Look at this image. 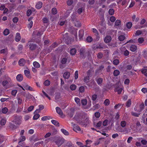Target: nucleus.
Wrapping results in <instances>:
<instances>
[{"label":"nucleus","mask_w":147,"mask_h":147,"mask_svg":"<svg viewBox=\"0 0 147 147\" xmlns=\"http://www.w3.org/2000/svg\"><path fill=\"white\" fill-rule=\"evenodd\" d=\"M67 59L66 58L64 57L62 58L61 60V62L63 64H65L67 62Z\"/></svg>","instance_id":"bf43d9fd"},{"label":"nucleus","mask_w":147,"mask_h":147,"mask_svg":"<svg viewBox=\"0 0 147 147\" xmlns=\"http://www.w3.org/2000/svg\"><path fill=\"white\" fill-rule=\"evenodd\" d=\"M18 91L16 90H12L11 91V94L13 96H15L17 94Z\"/></svg>","instance_id":"69168bd1"},{"label":"nucleus","mask_w":147,"mask_h":147,"mask_svg":"<svg viewBox=\"0 0 147 147\" xmlns=\"http://www.w3.org/2000/svg\"><path fill=\"white\" fill-rule=\"evenodd\" d=\"M64 142V139L63 138L58 139L55 141L56 144L58 145V147L61 146Z\"/></svg>","instance_id":"423d86ee"},{"label":"nucleus","mask_w":147,"mask_h":147,"mask_svg":"<svg viewBox=\"0 0 147 147\" xmlns=\"http://www.w3.org/2000/svg\"><path fill=\"white\" fill-rule=\"evenodd\" d=\"M9 127L10 128L12 129H15L16 128V126L13 124L10 123L9 125Z\"/></svg>","instance_id":"8fccbe9b"},{"label":"nucleus","mask_w":147,"mask_h":147,"mask_svg":"<svg viewBox=\"0 0 147 147\" xmlns=\"http://www.w3.org/2000/svg\"><path fill=\"white\" fill-rule=\"evenodd\" d=\"M138 41L139 43H142L144 41V39L142 37H140L138 39Z\"/></svg>","instance_id":"0e129e2a"},{"label":"nucleus","mask_w":147,"mask_h":147,"mask_svg":"<svg viewBox=\"0 0 147 147\" xmlns=\"http://www.w3.org/2000/svg\"><path fill=\"white\" fill-rule=\"evenodd\" d=\"M115 24L116 26H119L121 24V21L119 20H117L115 22Z\"/></svg>","instance_id":"09e8293b"},{"label":"nucleus","mask_w":147,"mask_h":147,"mask_svg":"<svg viewBox=\"0 0 147 147\" xmlns=\"http://www.w3.org/2000/svg\"><path fill=\"white\" fill-rule=\"evenodd\" d=\"M42 2L39 1L36 3L35 7L37 9H40L42 7Z\"/></svg>","instance_id":"9d476101"},{"label":"nucleus","mask_w":147,"mask_h":147,"mask_svg":"<svg viewBox=\"0 0 147 147\" xmlns=\"http://www.w3.org/2000/svg\"><path fill=\"white\" fill-rule=\"evenodd\" d=\"M57 113L60 115H62L63 113L61 109L59 107H56L55 108Z\"/></svg>","instance_id":"4468645a"},{"label":"nucleus","mask_w":147,"mask_h":147,"mask_svg":"<svg viewBox=\"0 0 147 147\" xmlns=\"http://www.w3.org/2000/svg\"><path fill=\"white\" fill-rule=\"evenodd\" d=\"M24 88L27 90H29L30 91H32L33 88L30 86H29L28 85L25 86Z\"/></svg>","instance_id":"37998d69"},{"label":"nucleus","mask_w":147,"mask_h":147,"mask_svg":"<svg viewBox=\"0 0 147 147\" xmlns=\"http://www.w3.org/2000/svg\"><path fill=\"white\" fill-rule=\"evenodd\" d=\"M81 104L82 105L84 106L86 105L87 103V101L86 99H82L81 101Z\"/></svg>","instance_id":"4c0bfd02"},{"label":"nucleus","mask_w":147,"mask_h":147,"mask_svg":"<svg viewBox=\"0 0 147 147\" xmlns=\"http://www.w3.org/2000/svg\"><path fill=\"white\" fill-rule=\"evenodd\" d=\"M96 80L97 83V84L99 85L102 84L103 82V80L102 78H98L97 79H96Z\"/></svg>","instance_id":"4be33fe9"},{"label":"nucleus","mask_w":147,"mask_h":147,"mask_svg":"<svg viewBox=\"0 0 147 147\" xmlns=\"http://www.w3.org/2000/svg\"><path fill=\"white\" fill-rule=\"evenodd\" d=\"M85 52L86 51L85 49H80V53L81 57L83 58H84L85 57Z\"/></svg>","instance_id":"0eeeda50"},{"label":"nucleus","mask_w":147,"mask_h":147,"mask_svg":"<svg viewBox=\"0 0 147 147\" xmlns=\"http://www.w3.org/2000/svg\"><path fill=\"white\" fill-rule=\"evenodd\" d=\"M100 107V105L98 104H97L93 106V107L94 109H99Z\"/></svg>","instance_id":"774afa93"},{"label":"nucleus","mask_w":147,"mask_h":147,"mask_svg":"<svg viewBox=\"0 0 147 147\" xmlns=\"http://www.w3.org/2000/svg\"><path fill=\"white\" fill-rule=\"evenodd\" d=\"M26 63V61L24 59H20L18 61V64L20 66H24Z\"/></svg>","instance_id":"6e6552de"},{"label":"nucleus","mask_w":147,"mask_h":147,"mask_svg":"<svg viewBox=\"0 0 147 147\" xmlns=\"http://www.w3.org/2000/svg\"><path fill=\"white\" fill-rule=\"evenodd\" d=\"M141 72L146 76L147 77V69H142Z\"/></svg>","instance_id":"473e14b6"},{"label":"nucleus","mask_w":147,"mask_h":147,"mask_svg":"<svg viewBox=\"0 0 147 147\" xmlns=\"http://www.w3.org/2000/svg\"><path fill=\"white\" fill-rule=\"evenodd\" d=\"M131 115L134 116L136 117H138L140 115V113H136L132 112L131 113Z\"/></svg>","instance_id":"13d9d810"},{"label":"nucleus","mask_w":147,"mask_h":147,"mask_svg":"<svg viewBox=\"0 0 147 147\" xmlns=\"http://www.w3.org/2000/svg\"><path fill=\"white\" fill-rule=\"evenodd\" d=\"M125 36L123 35H120L118 38L119 40L120 41H123L125 40Z\"/></svg>","instance_id":"c9c22d12"},{"label":"nucleus","mask_w":147,"mask_h":147,"mask_svg":"<svg viewBox=\"0 0 147 147\" xmlns=\"http://www.w3.org/2000/svg\"><path fill=\"white\" fill-rule=\"evenodd\" d=\"M76 86L74 84L71 85L70 86V89L72 90H75L76 89Z\"/></svg>","instance_id":"ea45409f"},{"label":"nucleus","mask_w":147,"mask_h":147,"mask_svg":"<svg viewBox=\"0 0 147 147\" xmlns=\"http://www.w3.org/2000/svg\"><path fill=\"white\" fill-rule=\"evenodd\" d=\"M51 12L52 13L53 15L56 14L57 12V9L55 7L53 8L52 9Z\"/></svg>","instance_id":"7c9ffc66"},{"label":"nucleus","mask_w":147,"mask_h":147,"mask_svg":"<svg viewBox=\"0 0 147 147\" xmlns=\"http://www.w3.org/2000/svg\"><path fill=\"white\" fill-rule=\"evenodd\" d=\"M126 125V122L125 121H121L120 122L121 126L123 127H125Z\"/></svg>","instance_id":"cd10ccee"},{"label":"nucleus","mask_w":147,"mask_h":147,"mask_svg":"<svg viewBox=\"0 0 147 147\" xmlns=\"http://www.w3.org/2000/svg\"><path fill=\"white\" fill-rule=\"evenodd\" d=\"M32 10L31 9H28L26 12V15L27 16H30L31 13H32Z\"/></svg>","instance_id":"680f3d73"},{"label":"nucleus","mask_w":147,"mask_h":147,"mask_svg":"<svg viewBox=\"0 0 147 147\" xmlns=\"http://www.w3.org/2000/svg\"><path fill=\"white\" fill-rule=\"evenodd\" d=\"M21 38L20 33L18 32L17 33L15 38V41L17 42H19Z\"/></svg>","instance_id":"dca6fc26"},{"label":"nucleus","mask_w":147,"mask_h":147,"mask_svg":"<svg viewBox=\"0 0 147 147\" xmlns=\"http://www.w3.org/2000/svg\"><path fill=\"white\" fill-rule=\"evenodd\" d=\"M130 50L132 52H135L137 49V46L135 45H132L130 48Z\"/></svg>","instance_id":"6ab92c4d"},{"label":"nucleus","mask_w":147,"mask_h":147,"mask_svg":"<svg viewBox=\"0 0 147 147\" xmlns=\"http://www.w3.org/2000/svg\"><path fill=\"white\" fill-rule=\"evenodd\" d=\"M122 90H123V89L122 88H119L118 90L115 89L114 90V91L115 92H117L118 94H121Z\"/></svg>","instance_id":"6e6d98bb"},{"label":"nucleus","mask_w":147,"mask_h":147,"mask_svg":"<svg viewBox=\"0 0 147 147\" xmlns=\"http://www.w3.org/2000/svg\"><path fill=\"white\" fill-rule=\"evenodd\" d=\"M94 115L96 118H98L100 116V114L99 112H96L94 113Z\"/></svg>","instance_id":"4d7b16f0"},{"label":"nucleus","mask_w":147,"mask_h":147,"mask_svg":"<svg viewBox=\"0 0 147 147\" xmlns=\"http://www.w3.org/2000/svg\"><path fill=\"white\" fill-rule=\"evenodd\" d=\"M75 100L78 105H80V100L79 98L78 97H76L75 98Z\"/></svg>","instance_id":"58836bf2"},{"label":"nucleus","mask_w":147,"mask_h":147,"mask_svg":"<svg viewBox=\"0 0 147 147\" xmlns=\"http://www.w3.org/2000/svg\"><path fill=\"white\" fill-rule=\"evenodd\" d=\"M84 91V88L83 86H80L79 89V92L83 93Z\"/></svg>","instance_id":"de8ad7c7"},{"label":"nucleus","mask_w":147,"mask_h":147,"mask_svg":"<svg viewBox=\"0 0 147 147\" xmlns=\"http://www.w3.org/2000/svg\"><path fill=\"white\" fill-rule=\"evenodd\" d=\"M25 139L26 138L25 136H21L20 138L19 139L20 141L18 142L19 144L20 145L21 142L25 141Z\"/></svg>","instance_id":"a878e982"},{"label":"nucleus","mask_w":147,"mask_h":147,"mask_svg":"<svg viewBox=\"0 0 147 147\" xmlns=\"http://www.w3.org/2000/svg\"><path fill=\"white\" fill-rule=\"evenodd\" d=\"M92 38L90 36H88L86 39V41L88 42H90L92 41Z\"/></svg>","instance_id":"c03bdc74"},{"label":"nucleus","mask_w":147,"mask_h":147,"mask_svg":"<svg viewBox=\"0 0 147 147\" xmlns=\"http://www.w3.org/2000/svg\"><path fill=\"white\" fill-rule=\"evenodd\" d=\"M73 0H67V3L68 5H71L73 3Z\"/></svg>","instance_id":"052dcab7"},{"label":"nucleus","mask_w":147,"mask_h":147,"mask_svg":"<svg viewBox=\"0 0 147 147\" xmlns=\"http://www.w3.org/2000/svg\"><path fill=\"white\" fill-rule=\"evenodd\" d=\"M115 11L114 9H110L109 10V15H112L114 14Z\"/></svg>","instance_id":"79ce46f5"},{"label":"nucleus","mask_w":147,"mask_h":147,"mask_svg":"<svg viewBox=\"0 0 147 147\" xmlns=\"http://www.w3.org/2000/svg\"><path fill=\"white\" fill-rule=\"evenodd\" d=\"M86 85L88 86L90 88H94L97 85L94 80H92L88 83H87Z\"/></svg>","instance_id":"39448f33"},{"label":"nucleus","mask_w":147,"mask_h":147,"mask_svg":"<svg viewBox=\"0 0 147 147\" xmlns=\"http://www.w3.org/2000/svg\"><path fill=\"white\" fill-rule=\"evenodd\" d=\"M111 40V38L110 36H107L104 38V41L106 43H108L110 42Z\"/></svg>","instance_id":"1a4fd4ad"},{"label":"nucleus","mask_w":147,"mask_h":147,"mask_svg":"<svg viewBox=\"0 0 147 147\" xmlns=\"http://www.w3.org/2000/svg\"><path fill=\"white\" fill-rule=\"evenodd\" d=\"M110 103V101L108 99H106L104 102V104L106 106L109 105Z\"/></svg>","instance_id":"e2e57ef3"},{"label":"nucleus","mask_w":147,"mask_h":147,"mask_svg":"<svg viewBox=\"0 0 147 147\" xmlns=\"http://www.w3.org/2000/svg\"><path fill=\"white\" fill-rule=\"evenodd\" d=\"M24 74L27 78L30 77V71L29 70H25L24 71Z\"/></svg>","instance_id":"bb28decb"},{"label":"nucleus","mask_w":147,"mask_h":147,"mask_svg":"<svg viewBox=\"0 0 147 147\" xmlns=\"http://www.w3.org/2000/svg\"><path fill=\"white\" fill-rule=\"evenodd\" d=\"M33 64L34 67L35 68H39L40 67V65L39 63L36 61L33 62Z\"/></svg>","instance_id":"393cba45"},{"label":"nucleus","mask_w":147,"mask_h":147,"mask_svg":"<svg viewBox=\"0 0 147 147\" xmlns=\"http://www.w3.org/2000/svg\"><path fill=\"white\" fill-rule=\"evenodd\" d=\"M93 32L95 34V35L96 36V38L98 39L100 38L99 36V33L97 30L95 28H92Z\"/></svg>","instance_id":"a211bd4d"},{"label":"nucleus","mask_w":147,"mask_h":147,"mask_svg":"<svg viewBox=\"0 0 147 147\" xmlns=\"http://www.w3.org/2000/svg\"><path fill=\"white\" fill-rule=\"evenodd\" d=\"M115 20V18L113 16H111L110 18V21L112 22H114Z\"/></svg>","instance_id":"338daca9"},{"label":"nucleus","mask_w":147,"mask_h":147,"mask_svg":"<svg viewBox=\"0 0 147 147\" xmlns=\"http://www.w3.org/2000/svg\"><path fill=\"white\" fill-rule=\"evenodd\" d=\"M119 63V61L118 59H115L113 60V63L115 65H118Z\"/></svg>","instance_id":"5fc2aeb1"},{"label":"nucleus","mask_w":147,"mask_h":147,"mask_svg":"<svg viewBox=\"0 0 147 147\" xmlns=\"http://www.w3.org/2000/svg\"><path fill=\"white\" fill-rule=\"evenodd\" d=\"M84 31L82 30H80L79 32V37L80 39L82 38L84 35Z\"/></svg>","instance_id":"f8f14e48"},{"label":"nucleus","mask_w":147,"mask_h":147,"mask_svg":"<svg viewBox=\"0 0 147 147\" xmlns=\"http://www.w3.org/2000/svg\"><path fill=\"white\" fill-rule=\"evenodd\" d=\"M61 132L65 136H68L69 134V132L66 130L64 129H61Z\"/></svg>","instance_id":"b1692460"},{"label":"nucleus","mask_w":147,"mask_h":147,"mask_svg":"<svg viewBox=\"0 0 147 147\" xmlns=\"http://www.w3.org/2000/svg\"><path fill=\"white\" fill-rule=\"evenodd\" d=\"M9 33V31L8 29H5L3 32V34L5 36H7L8 35Z\"/></svg>","instance_id":"2f4dec72"},{"label":"nucleus","mask_w":147,"mask_h":147,"mask_svg":"<svg viewBox=\"0 0 147 147\" xmlns=\"http://www.w3.org/2000/svg\"><path fill=\"white\" fill-rule=\"evenodd\" d=\"M11 84V80L9 77H7L2 83V85L3 87L7 88L10 87Z\"/></svg>","instance_id":"7ed1b4c3"},{"label":"nucleus","mask_w":147,"mask_h":147,"mask_svg":"<svg viewBox=\"0 0 147 147\" xmlns=\"http://www.w3.org/2000/svg\"><path fill=\"white\" fill-rule=\"evenodd\" d=\"M17 81L19 82H21L23 80V77L22 75L20 74L17 75L16 78Z\"/></svg>","instance_id":"ddd939ff"},{"label":"nucleus","mask_w":147,"mask_h":147,"mask_svg":"<svg viewBox=\"0 0 147 147\" xmlns=\"http://www.w3.org/2000/svg\"><path fill=\"white\" fill-rule=\"evenodd\" d=\"M58 45V44L56 42L53 43L51 45L50 47V48H52V49L55 48L57 47Z\"/></svg>","instance_id":"603ef678"},{"label":"nucleus","mask_w":147,"mask_h":147,"mask_svg":"<svg viewBox=\"0 0 147 147\" xmlns=\"http://www.w3.org/2000/svg\"><path fill=\"white\" fill-rule=\"evenodd\" d=\"M127 0H119L118 2V4L122 2L121 5H127Z\"/></svg>","instance_id":"aec40b11"},{"label":"nucleus","mask_w":147,"mask_h":147,"mask_svg":"<svg viewBox=\"0 0 147 147\" xmlns=\"http://www.w3.org/2000/svg\"><path fill=\"white\" fill-rule=\"evenodd\" d=\"M97 95L96 94H94L92 95L91 98L92 100L95 101L97 98Z\"/></svg>","instance_id":"864d4df0"},{"label":"nucleus","mask_w":147,"mask_h":147,"mask_svg":"<svg viewBox=\"0 0 147 147\" xmlns=\"http://www.w3.org/2000/svg\"><path fill=\"white\" fill-rule=\"evenodd\" d=\"M90 79V78L89 76H86L84 78V81L86 84L87 83H88Z\"/></svg>","instance_id":"f704fd0d"},{"label":"nucleus","mask_w":147,"mask_h":147,"mask_svg":"<svg viewBox=\"0 0 147 147\" xmlns=\"http://www.w3.org/2000/svg\"><path fill=\"white\" fill-rule=\"evenodd\" d=\"M6 122V120L5 119H2L1 121V125H4Z\"/></svg>","instance_id":"49530a36"},{"label":"nucleus","mask_w":147,"mask_h":147,"mask_svg":"<svg viewBox=\"0 0 147 147\" xmlns=\"http://www.w3.org/2000/svg\"><path fill=\"white\" fill-rule=\"evenodd\" d=\"M77 50L75 48L71 49L70 51V53L71 55H74L76 53Z\"/></svg>","instance_id":"f3484780"},{"label":"nucleus","mask_w":147,"mask_h":147,"mask_svg":"<svg viewBox=\"0 0 147 147\" xmlns=\"http://www.w3.org/2000/svg\"><path fill=\"white\" fill-rule=\"evenodd\" d=\"M73 129L76 132L80 131L81 130V128L78 125L74 124L73 126Z\"/></svg>","instance_id":"2eb2a0df"},{"label":"nucleus","mask_w":147,"mask_h":147,"mask_svg":"<svg viewBox=\"0 0 147 147\" xmlns=\"http://www.w3.org/2000/svg\"><path fill=\"white\" fill-rule=\"evenodd\" d=\"M132 24L131 22H129L127 23L126 26L128 29L132 27Z\"/></svg>","instance_id":"e433bc0d"},{"label":"nucleus","mask_w":147,"mask_h":147,"mask_svg":"<svg viewBox=\"0 0 147 147\" xmlns=\"http://www.w3.org/2000/svg\"><path fill=\"white\" fill-rule=\"evenodd\" d=\"M131 100L130 99H129V100H128L126 103V106L127 107H130L131 104Z\"/></svg>","instance_id":"c756f323"},{"label":"nucleus","mask_w":147,"mask_h":147,"mask_svg":"<svg viewBox=\"0 0 147 147\" xmlns=\"http://www.w3.org/2000/svg\"><path fill=\"white\" fill-rule=\"evenodd\" d=\"M50 84V82L48 80H46L44 82V84L46 86H49Z\"/></svg>","instance_id":"a18cd8bd"},{"label":"nucleus","mask_w":147,"mask_h":147,"mask_svg":"<svg viewBox=\"0 0 147 147\" xmlns=\"http://www.w3.org/2000/svg\"><path fill=\"white\" fill-rule=\"evenodd\" d=\"M74 119L77 121H80L81 120V123H84V121H86L87 123L89 122V119L86 115L85 114L81 115L77 114L76 115L74 118Z\"/></svg>","instance_id":"f257e3e1"},{"label":"nucleus","mask_w":147,"mask_h":147,"mask_svg":"<svg viewBox=\"0 0 147 147\" xmlns=\"http://www.w3.org/2000/svg\"><path fill=\"white\" fill-rule=\"evenodd\" d=\"M120 74V71L117 69L115 70L113 72V74L115 76H117Z\"/></svg>","instance_id":"c85d7f7f"},{"label":"nucleus","mask_w":147,"mask_h":147,"mask_svg":"<svg viewBox=\"0 0 147 147\" xmlns=\"http://www.w3.org/2000/svg\"><path fill=\"white\" fill-rule=\"evenodd\" d=\"M70 73L69 72H66L63 74V78L66 79H68L70 76Z\"/></svg>","instance_id":"412c9836"},{"label":"nucleus","mask_w":147,"mask_h":147,"mask_svg":"<svg viewBox=\"0 0 147 147\" xmlns=\"http://www.w3.org/2000/svg\"><path fill=\"white\" fill-rule=\"evenodd\" d=\"M8 109L7 107H4L2 109V112L3 113H6Z\"/></svg>","instance_id":"3c124183"},{"label":"nucleus","mask_w":147,"mask_h":147,"mask_svg":"<svg viewBox=\"0 0 147 147\" xmlns=\"http://www.w3.org/2000/svg\"><path fill=\"white\" fill-rule=\"evenodd\" d=\"M13 117L14 119L13 122L14 123L16 124L20 125L21 124L22 117L15 114L13 116Z\"/></svg>","instance_id":"f03ea898"},{"label":"nucleus","mask_w":147,"mask_h":147,"mask_svg":"<svg viewBox=\"0 0 147 147\" xmlns=\"http://www.w3.org/2000/svg\"><path fill=\"white\" fill-rule=\"evenodd\" d=\"M144 107V105L143 103L141 104L139 106L140 110H139V112L142 111L143 110Z\"/></svg>","instance_id":"72a5a7b5"},{"label":"nucleus","mask_w":147,"mask_h":147,"mask_svg":"<svg viewBox=\"0 0 147 147\" xmlns=\"http://www.w3.org/2000/svg\"><path fill=\"white\" fill-rule=\"evenodd\" d=\"M40 115L38 114H35L33 117V119L34 120H37L39 118Z\"/></svg>","instance_id":"a19ab883"},{"label":"nucleus","mask_w":147,"mask_h":147,"mask_svg":"<svg viewBox=\"0 0 147 147\" xmlns=\"http://www.w3.org/2000/svg\"><path fill=\"white\" fill-rule=\"evenodd\" d=\"M26 45L29 47L30 50L33 51L35 50L37 48V45L33 42L29 41L26 44Z\"/></svg>","instance_id":"20e7f679"},{"label":"nucleus","mask_w":147,"mask_h":147,"mask_svg":"<svg viewBox=\"0 0 147 147\" xmlns=\"http://www.w3.org/2000/svg\"><path fill=\"white\" fill-rule=\"evenodd\" d=\"M136 129L138 131H140L141 129V125L139 121L137 122L136 123Z\"/></svg>","instance_id":"9b49d317"},{"label":"nucleus","mask_w":147,"mask_h":147,"mask_svg":"<svg viewBox=\"0 0 147 147\" xmlns=\"http://www.w3.org/2000/svg\"><path fill=\"white\" fill-rule=\"evenodd\" d=\"M51 122L53 124L56 126L59 127L60 125L59 123L56 120L53 119L51 120Z\"/></svg>","instance_id":"5701e85b"}]
</instances>
